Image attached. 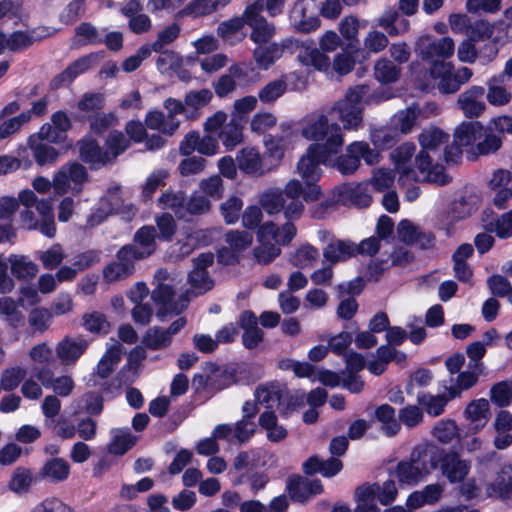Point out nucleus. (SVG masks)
Instances as JSON below:
<instances>
[{"label":"nucleus","mask_w":512,"mask_h":512,"mask_svg":"<svg viewBox=\"0 0 512 512\" xmlns=\"http://www.w3.org/2000/svg\"><path fill=\"white\" fill-rule=\"evenodd\" d=\"M418 138L422 149L415 157V164L422 176L421 180L439 186L448 184L451 177L445 173L444 167L438 164L441 159L438 148L448 143L449 135L431 126L424 129Z\"/></svg>","instance_id":"obj_1"},{"label":"nucleus","mask_w":512,"mask_h":512,"mask_svg":"<svg viewBox=\"0 0 512 512\" xmlns=\"http://www.w3.org/2000/svg\"><path fill=\"white\" fill-rule=\"evenodd\" d=\"M297 229L291 222L277 226L272 221L263 223L257 230V245L253 249V255L259 264H269L281 253L280 246L291 243L296 236Z\"/></svg>","instance_id":"obj_2"},{"label":"nucleus","mask_w":512,"mask_h":512,"mask_svg":"<svg viewBox=\"0 0 512 512\" xmlns=\"http://www.w3.org/2000/svg\"><path fill=\"white\" fill-rule=\"evenodd\" d=\"M301 135L310 141H316L324 151L339 153L344 145V134L341 126L330 122L327 115L311 114L303 121Z\"/></svg>","instance_id":"obj_3"},{"label":"nucleus","mask_w":512,"mask_h":512,"mask_svg":"<svg viewBox=\"0 0 512 512\" xmlns=\"http://www.w3.org/2000/svg\"><path fill=\"white\" fill-rule=\"evenodd\" d=\"M439 451L430 444L416 446L409 461H401L396 467V477L401 483L416 484L437 467Z\"/></svg>","instance_id":"obj_4"},{"label":"nucleus","mask_w":512,"mask_h":512,"mask_svg":"<svg viewBox=\"0 0 512 512\" xmlns=\"http://www.w3.org/2000/svg\"><path fill=\"white\" fill-rule=\"evenodd\" d=\"M337 154L324 151L317 144H311L306 153L300 158L297 171L307 185L305 201H315L319 198L321 190L316 185V182L319 180L322 172L320 164H326L333 155Z\"/></svg>","instance_id":"obj_5"},{"label":"nucleus","mask_w":512,"mask_h":512,"mask_svg":"<svg viewBox=\"0 0 512 512\" xmlns=\"http://www.w3.org/2000/svg\"><path fill=\"white\" fill-rule=\"evenodd\" d=\"M367 85H356L347 89L344 96L331 107L337 119L343 124L342 130H358L363 124L364 107L362 98L367 93Z\"/></svg>","instance_id":"obj_6"},{"label":"nucleus","mask_w":512,"mask_h":512,"mask_svg":"<svg viewBox=\"0 0 512 512\" xmlns=\"http://www.w3.org/2000/svg\"><path fill=\"white\" fill-rule=\"evenodd\" d=\"M361 159L366 164L374 165L380 160V154L365 141H355L345 148V153L337 156L331 166L344 176L353 175L361 166Z\"/></svg>","instance_id":"obj_7"},{"label":"nucleus","mask_w":512,"mask_h":512,"mask_svg":"<svg viewBox=\"0 0 512 512\" xmlns=\"http://www.w3.org/2000/svg\"><path fill=\"white\" fill-rule=\"evenodd\" d=\"M263 8V0H256L245 9L246 24L251 28L250 39L255 44H268L276 31L275 26L261 15Z\"/></svg>","instance_id":"obj_8"},{"label":"nucleus","mask_w":512,"mask_h":512,"mask_svg":"<svg viewBox=\"0 0 512 512\" xmlns=\"http://www.w3.org/2000/svg\"><path fill=\"white\" fill-rule=\"evenodd\" d=\"M89 175L86 168L78 162H70L63 165L53 178V188L59 195L65 194L74 184V194L82 192V185L88 181Z\"/></svg>","instance_id":"obj_9"},{"label":"nucleus","mask_w":512,"mask_h":512,"mask_svg":"<svg viewBox=\"0 0 512 512\" xmlns=\"http://www.w3.org/2000/svg\"><path fill=\"white\" fill-rule=\"evenodd\" d=\"M193 269L188 275V283L190 289L186 292L188 297L192 295H202L211 290L214 286V281L210 278L207 268L214 262V255L211 252L201 253L199 256L192 260Z\"/></svg>","instance_id":"obj_10"},{"label":"nucleus","mask_w":512,"mask_h":512,"mask_svg":"<svg viewBox=\"0 0 512 512\" xmlns=\"http://www.w3.org/2000/svg\"><path fill=\"white\" fill-rule=\"evenodd\" d=\"M152 298L157 305L160 306L157 317L163 319L167 314H179L188 304L189 298L183 294L178 300L175 299L174 288L164 282H159L157 287L152 292Z\"/></svg>","instance_id":"obj_11"},{"label":"nucleus","mask_w":512,"mask_h":512,"mask_svg":"<svg viewBox=\"0 0 512 512\" xmlns=\"http://www.w3.org/2000/svg\"><path fill=\"white\" fill-rule=\"evenodd\" d=\"M312 0H297L289 12L293 28L300 33H310L320 26V20L313 12Z\"/></svg>","instance_id":"obj_12"},{"label":"nucleus","mask_w":512,"mask_h":512,"mask_svg":"<svg viewBox=\"0 0 512 512\" xmlns=\"http://www.w3.org/2000/svg\"><path fill=\"white\" fill-rule=\"evenodd\" d=\"M454 42L450 37L431 39L422 37L417 42L416 52L421 59L433 62L437 58H450L454 54Z\"/></svg>","instance_id":"obj_13"},{"label":"nucleus","mask_w":512,"mask_h":512,"mask_svg":"<svg viewBox=\"0 0 512 512\" xmlns=\"http://www.w3.org/2000/svg\"><path fill=\"white\" fill-rule=\"evenodd\" d=\"M484 99V87L473 85L458 96L456 105L466 118H478L486 110V103Z\"/></svg>","instance_id":"obj_14"},{"label":"nucleus","mask_w":512,"mask_h":512,"mask_svg":"<svg viewBox=\"0 0 512 512\" xmlns=\"http://www.w3.org/2000/svg\"><path fill=\"white\" fill-rule=\"evenodd\" d=\"M239 326L243 330L242 343L249 350L255 349L264 339V333L258 326V318L249 310L239 317Z\"/></svg>","instance_id":"obj_15"},{"label":"nucleus","mask_w":512,"mask_h":512,"mask_svg":"<svg viewBox=\"0 0 512 512\" xmlns=\"http://www.w3.org/2000/svg\"><path fill=\"white\" fill-rule=\"evenodd\" d=\"M441 471L451 483H458L465 479L470 470V463L460 458L455 452L446 453L441 458Z\"/></svg>","instance_id":"obj_16"},{"label":"nucleus","mask_w":512,"mask_h":512,"mask_svg":"<svg viewBox=\"0 0 512 512\" xmlns=\"http://www.w3.org/2000/svg\"><path fill=\"white\" fill-rule=\"evenodd\" d=\"M88 347V342L82 337H65L60 341L55 352L63 365L74 364Z\"/></svg>","instance_id":"obj_17"},{"label":"nucleus","mask_w":512,"mask_h":512,"mask_svg":"<svg viewBox=\"0 0 512 512\" xmlns=\"http://www.w3.org/2000/svg\"><path fill=\"white\" fill-rule=\"evenodd\" d=\"M96 60V55L89 54L72 62L64 71L51 80V89L56 90L65 83H71L79 74L90 69L95 64Z\"/></svg>","instance_id":"obj_18"},{"label":"nucleus","mask_w":512,"mask_h":512,"mask_svg":"<svg viewBox=\"0 0 512 512\" xmlns=\"http://www.w3.org/2000/svg\"><path fill=\"white\" fill-rule=\"evenodd\" d=\"M486 494L501 500L512 498V465L505 464L501 467L495 480L487 485Z\"/></svg>","instance_id":"obj_19"},{"label":"nucleus","mask_w":512,"mask_h":512,"mask_svg":"<svg viewBox=\"0 0 512 512\" xmlns=\"http://www.w3.org/2000/svg\"><path fill=\"white\" fill-rule=\"evenodd\" d=\"M291 45L295 44L299 48L297 59L305 66H313L319 71H327L331 65L330 59L323 52L315 47L306 46L299 41L289 40Z\"/></svg>","instance_id":"obj_20"},{"label":"nucleus","mask_w":512,"mask_h":512,"mask_svg":"<svg viewBox=\"0 0 512 512\" xmlns=\"http://www.w3.org/2000/svg\"><path fill=\"white\" fill-rule=\"evenodd\" d=\"M357 255L356 244L349 240L334 239L323 250V257L331 265Z\"/></svg>","instance_id":"obj_21"},{"label":"nucleus","mask_w":512,"mask_h":512,"mask_svg":"<svg viewBox=\"0 0 512 512\" xmlns=\"http://www.w3.org/2000/svg\"><path fill=\"white\" fill-rule=\"evenodd\" d=\"M415 149L416 147L414 144L404 143L394 151L393 157L396 162V169L400 174V180L404 177L415 181L420 180L416 176L414 169L409 165V162L415 153Z\"/></svg>","instance_id":"obj_22"},{"label":"nucleus","mask_w":512,"mask_h":512,"mask_svg":"<svg viewBox=\"0 0 512 512\" xmlns=\"http://www.w3.org/2000/svg\"><path fill=\"white\" fill-rule=\"evenodd\" d=\"M119 191V186L108 189L107 194L101 199V205L98 209L100 215H93L88 221L92 226L100 223L107 215L117 213L120 210L122 199L119 195Z\"/></svg>","instance_id":"obj_23"},{"label":"nucleus","mask_w":512,"mask_h":512,"mask_svg":"<svg viewBox=\"0 0 512 512\" xmlns=\"http://www.w3.org/2000/svg\"><path fill=\"white\" fill-rule=\"evenodd\" d=\"M473 246L468 243L460 245L454 252L452 258L454 262V273L458 280L468 282L472 278L473 272L466 260L473 254Z\"/></svg>","instance_id":"obj_24"},{"label":"nucleus","mask_w":512,"mask_h":512,"mask_svg":"<svg viewBox=\"0 0 512 512\" xmlns=\"http://www.w3.org/2000/svg\"><path fill=\"white\" fill-rule=\"evenodd\" d=\"M374 77L381 84L397 82L402 74L401 66L386 57L379 58L374 64Z\"/></svg>","instance_id":"obj_25"},{"label":"nucleus","mask_w":512,"mask_h":512,"mask_svg":"<svg viewBox=\"0 0 512 512\" xmlns=\"http://www.w3.org/2000/svg\"><path fill=\"white\" fill-rule=\"evenodd\" d=\"M236 161L241 171L247 174L262 175L264 173L260 154L254 148H243L239 151Z\"/></svg>","instance_id":"obj_26"},{"label":"nucleus","mask_w":512,"mask_h":512,"mask_svg":"<svg viewBox=\"0 0 512 512\" xmlns=\"http://www.w3.org/2000/svg\"><path fill=\"white\" fill-rule=\"evenodd\" d=\"M467 419L474 425V429L483 428L490 419L489 402L486 399L471 401L465 410Z\"/></svg>","instance_id":"obj_27"},{"label":"nucleus","mask_w":512,"mask_h":512,"mask_svg":"<svg viewBox=\"0 0 512 512\" xmlns=\"http://www.w3.org/2000/svg\"><path fill=\"white\" fill-rule=\"evenodd\" d=\"M375 418L381 423V431L388 437L395 436L401 425L395 417V409L389 404H382L375 410Z\"/></svg>","instance_id":"obj_28"},{"label":"nucleus","mask_w":512,"mask_h":512,"mask_svg":"<svg viewBox=\"0 0 512 512\" xmlns=\"http://www.w3.org/2000/svg\"><path fill=\"white\" fill-rule=\"evenodd\" d=\"M80 156L83 161L91 165L105 166L109 164V158L97 141H83L80 145Z\"/></svg>","instance_id":"obj_29"},{"label":"nucleus","mask_w":512,"mask_h":512,"mask_svg":"<svg viewBox=\"0 0 512 512\" xmlns=\"http://www.w3.org/2000/svg\"><path fill=\"white\" fill-rule=\"evenodd\" d=\"M243 127L235 118L226 123L218 133L219 139L228 150L234 149L243 141Z\"/></svg>","instance_id":"obj_30"},{"label":"nucleus","mask_w":512,"mask_h":512,"mask_svg":"<svg viewBox=\"0 0 512 512\" xmlns=\"http://www.w3.org/2000/svg\"><path fill=\"white\" fill-rule=\"evenodd\" d=\"M206 371L209 374L210 390H222L234 382V376L226 368L215 363H206Z\"/></svg>","instance_id":"obj_31"},{"label":"nucleus","mask_w":512,"mask_h":512,"mask_svg":"<svg viewBox=\"0 0 512 512\" xmlns=\"http://www.w3.org/2000/svg\"><path fill=\"white\" fill-rule=\"evenodd\" d=\"M450 394L432 395L422 392L417 395V402L431 416H439L443 413L448 401L451 400Z\"/></svg>","instance_id":"obj_32"},{"label":"nucleus","mask_w":512,"mask_h":512,"mask_svg":"<svg viewBox=\"0 0 512 512\" xmlns=\"http://www.w3.org/2000/svg\"><path fill=\"white\" fill-rule=\"evenodd\" d=\"M122 354L123 347L120 343L110 347L100 359L96 374L103 379L109 377L114 371L116 364L121 360Z\"/></svg>","instance_id":"obj_33"},{"label":"nucleus","mask_w":512,"mask_h":512,"mask_svg":"<svg viewBox=\"0 0 512 512\" xmlns=\"http://www.w3.org/2000/svg\"><path fill=\"white\" fill-rule=\"evenodd\" d=\"M260 426L267 431V438L271 442H280L287 437V430L278 425L274 411H265L259 417Z\"/></svg>","instance_id":"obj_34"},{"label":"nucleus","mask_w":512,"mask_h":512,"mask_svg":"<svg viewBox=\"0 0 512 512\" xmlns=\"http://www.w3.org/2000/svg\"><path fill=\"white\" fill-rule=\"evenodd\" d=\"M480 204V197L476 193L466 192L452 204V212L457 219H464L474 213Z\"/></svg>","instance_id":"obj_35"},{"label":"nucleus","mask_w":512,"mask_h":512,"mask_svg":"<svg viewBox=\"0 0 512 512\" xmlns=\"http://www.w3.org/2000/svg\"><path fill=\"white\" fill-rule=\"evenodd\" d=\"M483 134V126L478 121L463 122L455 131L454 138L460 145L468 146L480 140Z\"/></svg>","instance_id":"obj_36"},{"label":"nucleus","mask_w":512,"mask_h":512,"mask_svg":"<svg viewBox=\"0 0 512 512\" xmlns=\"http://www.w3.org/2000/svg\"><path fill=\"white\" fill-rule=\"evenodd\" d=\"M259 203L267 214L275 215L284 209L286 200L281 190L269 189L260 195Z\"/></svg>","instance_id":"obj_37"},{"label":"nucleus","mask_w":512,"mask_h":512,"mask_svg":"<svg viewBox=\"0 0 512 512\" xmlns=\"http://www.w3.org/2000/svg\"><path fill=\"white\" fill-rule=\"evenodd\" d=\"M477 141L476 151L480 155L495 153L502 146V138L495 133L493 124L483 128L482 138Z\"/></svg>","instance_id":"obj_38"},{"label":"nucleus","mask_w":512,"mask_h":512,"mask_svg":"<svg viewBox=\"0 0 512 512\" xmlns=\"http://www.w3.org/2000/svg\"><path fill=\"white\" fill-rule=\"evenodd\" d=\"M8 261L12 274L18 279L32 278L38 272L37 265L23 255H11Z\"/></svg>","instance_id":"obj_39"},{"label":"nucleus","mask_w":512,"mask_h":512,"mask_svg":"<svg viewBox=\"0 0 512 512\" xmlns=\"http://www.w3.org/2000/svg\"><path fill=\"white\" fill-rule=\"evenodd\" d=\"M482 370H471L460 372L456 378V383L447 388L450 398L460 397L462 391L468 390L478 382Z\"/></svg>","instance_id":"obj_40"},{"label":"nucleus","mask_w":512,"mask_h":512,"mask_svg":"<svg viewBox=\"0 0 512 512\" xmlns=\"http://www.w3.org/2000/svg\"><path fill=\"white\" fill-rule=\"evenodd\" d=\"M129 145V139H127L122 132L111 131L105 141V152L109 158V164H112Z\"/></svg>","instance_id":"obj_41"},{"label":"nucleus","mask_w":512,"mask_h":512,"mask_svg":"<svg viewBox=\"0 0 512 512\" xmlns=\"http://www.w3.org/2000/svg\"><path fill=\"white\" fill-rule=\"evenodd\" d=\"M288 89L285 79H275L268 82L258 92V99L264 104H272L282 97Z\"/></svg>","instance_id":"obj_42"},{"label":"nucleus","mask_w":512,"mask_h":512,"mask_svg":"<svg viewBox=\"0 0 512 512\" xmlns=\"http://www.w3.org/2000/svg\"><path fill=\"white\" fill-rule=\"evenodd\" d=\"M433 73L440 78L438 83V90L443 94H453L460 89L458 83L454 80L451 74V64L441 62L436 63Z\"/></svg>","instance_id":"obj_43"},{"label":"nucleus","mask_w":512,"mask_h":512,"mask_svg":"<svg viewBox=\"0 0 512 512\" xmlns=\"http://www.w3.org/2000/svg\"><path fill=\"white\" fill-rule=\"evenodd\" d=\"M23 304V298L16 302L11 297H3L0 302V314L5 316L6 321L10 326L17 328L24 321V316L21 311L17 309L18 305Z\"/></svg>","instance_id":"obj_44"},{"label":"nucleus","mask_w":512,"mask_h":512,"mask_svg":"<svg viewBox=\"0 0 512 512\" xmlns=\"http://www.w3.org/2000/svg\"><path fill=\"white\" fill-rule=\"evenodd\" d=\"M159 203L163 209H170L174 211L178 218H184V207L186 203L185 192L167 191L161 195Z\"/></svg>","instance_id":"obj_45"},{"label":"nucleus","mask_w":512,"mask_h":512,"mask_svg":"<svg viewBox=\"0 0 512 512\" xmlns=\"http://www.w3.org/2000/svg\"><path fill=\"white\" fill-rule=\"evenodd\" d=\"M137 437L129 431L114 430L113 440L108 446V451L114 455H123L136 443Z\"/></svg>","instance_id":"obj_46"},{"label":"nucleus","mask_w":512,"mask_h":512,"mask_svg":"<svg viewBox=\"0 0 512 512\" xmlns=\"http://www.w3.org/2000/svg\"><path fill=\"white\" fill-rule=\"evenodd\" d=\"M318 250L310 244L300 246L290 258L293 266L298 268H307L312 266L318 259Z\"/></svg>","instance_id":"obj_47"},{"label":"nucleus","mask_w":512,"mask_h":512,"mask_svg":"<svg viewBox=\"0 0 512 512\" xmlns=\"http://www.w3.org/2000/svg\"><path fill=\"white\" fill-rule=\"evenodd\" d=\"M487 95L486 99L491 105L502 106L510 102L512 95L508 90L499 84V79L493 77L487 82Z\"/></svg>","instance_id":"obj_48"},{"label":"nucleus","mask_w":512,"mask_h":512,"mask_svg":"<svg viewBox=\"0 0 512 512\" xmlns=\"http://www.w3.org/2000/svg\"><path fill=\"white\" fill-rule=\"evenodd\" d=\"M82 325L87 331L96 334H107L110 330V323L106 316L98 311L84 314Z\"/></svg>","instance_id":"obj_49"},{"label":"nucleus","mask_w":512,"mask_h":512,"mask_svg":"<svg viewBox=\"0 0 512 512\" xmlns=\"http://www.w3.org/2000/svg\"><path fill=\"white\" fill-rule=\"evenodd\" d=\"M245 24L246 16L244 12L240 17H234L220 23L217 28V35L221 37L225 42L234 44L235 35L243 28Z\"/></svg>","instance_id":"obj_50"},{"label":"nucleus","mask_w":512,"mask_h":512,"mask_svg":"<svg viewBox=\"0 0 512 512\" xmlns=\"http://www.w3.org/2000/svg\"><path fill=\"white\" fill-rule=\"evenodd\" d=\"M171 341L165 330L157 326L149 328L142 340L143 344L152 350L164 349L171 344Z\"/></svg>","instance_id":"obj_51"},{"label":"nucleus","mask_w":512,"mask_h":512,"mask_svg":"<svg viewBox=\"0 0 512 512\" xmlns=\"http://www.w3.org/2000/svg\"><path fill=\"white\" fill-rule=\"evenodd\" d=\"M255 398L259 405H263L267 411H274L281 402L280 390L274 386L258 387L255 391Z\"/></svg>","instance_id":"obj_52"},{"label":"nucleus","mask_w":512,"mask_h":512,"mask_svg":"<svg viewBox=\"0 0 512 512\" xmlns=\"http://www.w3.org/2000/svg\"><path fill=\"white\" fill-rule=\"evenodd\" d=\"M370 140L376 148H390L397 142L398 132L387 127L374 128L371 130Z\"/></svg>","instance_id":"obj_53"},{"label":"nucleus","mask_w":512,"mask_h":512,"mask_svg":"<svg viewBox=\"0 0 512 512\" xmlns=\"http://www.w3.org/2000/svg\"><path fill=\"white\" fill-rule=\"evenodd\" d=\"M225 241L235 252H242L253 243V235L245 230H231L225 234Z\"/></svg>","instance_id":"obj_54"},{"label":"nucleus","mask_w":512,"mask_h":512,"mask_svg":"<svg viewBox=\"0 0 512 512\" xmlns=\"http://www.w3.org/2000/svg\"><path fill=\"white\" fill-rule=\"evenodd\" d=\"M423 419V410L418 405H407L398 411V422L410 429L420 425Z\"/></svg>","instance_id":"obj_55"},{"label":"nucleus","mask_w":512,"mask_h":512,"mask_svg":"<svg viewBox=\"0 0 512 512\" xmlns=\"http://www.w3.org/2000/svg\"><path fill=\"white\" fill-rule=\"evenodd\" d=\"M105 105L104 94L99 92L85 93L77 103L79 111L84 113H99Z\"/></svg>","instance_id":"obj_56"},{"label":"nucleus","mask_w":512,"mask_h":512,"mask_svg":"<svg viewBox=\"0 0 512 512\" xmlns=\"http://www.w3.org/2000/svg\"><path fill=\"white\" fill-rule=\"evenodd\" d=\"M421 114L418 104H413L404 110H401L397 116V122L401 133H409L417 124V119Z\"/></svg>","instance_id":"obj_57"},{"label":"nucleus","mask_w":512,"mask_h":512,"mask_svg":"<svg viewBox=\"0 0 512 512\" xmlns=\"http://www.w3.org/2000/svg\"><path fill=\"white\" fill-rule=\"evenodd\" d=\"M68 474V463L59 458L48 461L42 468V475L54 481H62L68 477Z\"/></svg>","instance_id":"obj_58"},{"label":"nucleus","mask_w":512,"mask_h":512,"mask_svg":"<svg viewBox=\"0 0 512 512\" xmlns=\"http://www.w3.org/2000/svg\"><path fill=\"white\" fill-rule=\"evenodd\" d=\"M33 480L32 472L30 469L18 467L14 470L9 488L16 493H23L28 491Z\"/></svg>","instance_id":"obj_59"},{"label":"nucleus","mask_w":512,"mask_h":512,"mask_svg":"<svg viewBox=\"0 0 512 512\" xmlns=\"http://www.w3.org/2000/svg\"><path fill=\"white\" fill-rule=\"evenodd\" d=\"M258 47L254 49L253 57L255 62L262 68H268L275 59L276 54L279 51L277 44H257Z\"/></svg>","instance_id":"obj_60"},{"label":"nucleus","mask_w":512,"mask_h":512,"mask_svg":"<svg viewBox=\"0 0 512 512\" xmlns=\"http://www.w3.org/2000/svg\"><path fill=\"white\" fill-rule=\"evenodd\" d=\"M148 257L147 252L141 250L135 245L129 244L123 246L116 254V261L120 264H127L131 271L134 272L135 261Z\"/></svg>","instance_id":"obj_61"},{"label":"nucleus","mask_w":512,"mask_h":512,"mask_svg":"<svg viewBox=\"0 0 512 512\" xmlns=\"http://www.w3.org/2000/svg\"><path fill=\"white\" fill-rule=\"evenodd\" d=\"M288 489L291 498L297 502H305L311 497L309 492V479L305 477L296 476L291 478Z\"/></svg>","instance_id":"obj_62"},{"label":"nucleus","mask_w":512,"mask_h":512,"mask_svg":"<svg viewBox=\"0 0 512 512\" xmlns=\"http://www.w3.org/2000/svg\"><path fill=\"white\" fill-rule=\"evenodd\" d=\"M494 31L493 25L485 20L471 22L467 29V37L471 41H484L491 38Z\"/></svg>","instance_id":"obj_63"},{"label":"nucleus","mask_w":512,"mask_h":512,"mask_svg":"<svg viewBox=\"0 0 512 512\" xmlns=\"http://www.w3.org/2000/svg\"><path fill=\"white\" fill-rule=\"evenodd\" d=\"M487 229L494 231L499 238L507 239L512 237V209L502 214L495 223H490Z\"/></svg>","instance_id":"obj_64"}]
</instances>
